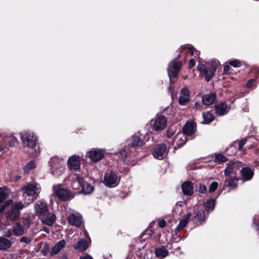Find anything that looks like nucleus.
Masks as SVG:
<instances>
[{
  "label": "nucleus",
  "instance_id": "f257e3e1",
  "mask_svg": "<svg viewBox=\"0 0 259 259\" xmlns=\"http://www.w3.org/2000/svg\"><path fill=\"white\" fill-rule=\"evenodd\" d=\"M40 188L36 183L28 184L22 188L23 197L26 205L35 200L40 192Z\"/></svg>",
  "mask_w": 259,
  "mask_h": 259
},
{
  "label": "nucleus",
  "instance_id": "f03ea898",
  "mask_svg": "<svg viewBox=\"0 0 259 259\" xmlns=\"http://www.w3.org/2000/svg\"><path fill=\"white\" fill-rule=\"evenodd\" d=\"M53 194L56 196L58 199L63 201L73 198V195L67 189L62 187L60 185H54L53 186Z\"/></svg>",
  "mask_w": 259,
  "mask_h": 259
},
{
  "label": "nucleus",
  "instance_id": "7ed1b4c3",
  "mask_svg": "<svg viewBox=\"0 0 259 259\" xmlns=\"http://www.w3.org/2000/svg\"><path fill=\"white\" fill-rule=\"evenodd\" d=\"M25 207L24 204L21 202H16L11 206L6 213V218L8 220L14 221L20 215V210Z\"/></svg>",
  "mask_w": 259,
  "mask_h": 259
},
{
  "label": "nucleus",
  "instance_id": "20e7f679",
  "mask_svg": "<svg viewBox=\"0 0 259 259\" xmlns=\"http://www.w3.org/2000/svg\"><path fill=\"white\" fill-rule=\"evenodd\" d=\"M51 172L54 175L59 176L64 169V161L58 157H52L50 161Z\"/></svg>",
  "mask_w": 259,
  "mask_h": 259
},
{
  "label": "nucleus",
  "instance_id": "39448f33",
  "mask_svg": "<svg viewBox=\"0 0 259 259\" xmlns=\"http://www.w3.org/2000/svg\"><path fill=\"white\" fill-rule=\"evenodd\" d=\"M23 144L32 150L36 146V138L32 133L24 132L21 134Z\"/></svg>",
  "mask_w": 259,
  "mask_h": 259
},
{
  "label": "nucleus",
  "instance_id": "423d86ee",
  "mask_svg": "<svg viewBox=\"0 0 259 259\" xmlns=\"http://www.w3.org/2000/svg\"><path fill=\"white\" fill-rule=\"evenodd\" d=\"M18 143L17 139L13 136H6L1 141L0 151L6 152L10 147H13Z\"/></svg>",
  "mask_w": 259,
  "mask_h": 259
},
{
  "label": "nucleus",
  "instance_id": "0eeeda50",
  "mask_svg": "<svg viewBox=\"0 0 259 259\" xmlns=\"http://www.w3.org/2000/svg\"><path fill=\"white\" fill-rule=\"evenodd\" d=\"M104 181L105 184L108 187H114L119 183V178L114 172L111 171L105 174Z\"/></svg>",
  "mask_w": 259,
  "mask_h": 259
},
{
  "label": "nucleus",
  "instance_id": "6e6552de",
  "mask_svg": "<svg viewBox=\"0 0 259 259\" xmlns=\"http://www.w3.org/2000/svg\"><path fill=\"white\" fill-rule=\"evenodd\" d=\"M181 63L174 59L170 62L167 68V72L170 80L171 77H176L180 70Z\"/></svg>",
  "mask_w": 259,
  "mask_h": 259
},
{
  "label": "nucleus",
  "instance_id": "1a4fd4ad",
  "mask_svg": "<svg viewBox=\"0 0 259 259\" xmlns=\"http://www.w3.org/2000/svg\"><path fill=\"white\" fill-rule=\"evenodd\" d=\"M8 196V189L0 188V213H2L12 202V200L11 199L6 200Z\"/></svg>",
  "mask_w": 259,
  "mask_h": 259
},
{
  "label": "nucleus",
  "instance_id": "9d476101",
  "mask_svg": "<svg viewBox=\"0 0 259 259\" xmlns=\"http://www.w3.org/2000/svg\"><path fill=\"white\" fill-rule=\"evenodd\" d=\"M104 152L101 149H93L88 152L87 156L93 161L96 162L102 159L104 156Z\"/></svg>",
  "mask_w": 259,
  "mask_h": 259
},
{
  "label": "nucleus",
  "instance_id": "9b49d317",
  "mask_svg": "<svg viewBox=\"0 0 259 259\" xmlns=\"http://www.w3.org/2000/svg\"><path fill=\"white\" fill-rule=\"evenodd\" d=\"M167 123L166 118L161 115L157 116L154 120L153 129L156 131L163 130Z\"/></svg>",
  "mask_w": 259,
  "mask_h": 259
},
{
  "label": "nucleus",
  "instance_id": "f8f14e48",
  "mask_svg": "<svg viewBox=\"0 0 259 259\" xmlns=\"http://www.w3.org/2000/svg\"><path fill=\"white\" fill-rule=\"evenodd\" d=\"M166 147L164 144H159L156 147L153 151V156L158 159H163L167 154Z\"/></svg>",
  "mask_w": 259,
  "mask_h": 259
},
{
  "label": "nucleus",
  "instance_id": "ddd939ff",
  "mask_svg": "<svg viewBox=\"0 0 259 259\" xmlns=\"http://www.w3.org/2000/svg\"><path fill=\"white\" fill-rule=\"evenodd\" d=\"M219 64V62L217 60L212 61L210 65V68L207 67L203 73L205 80L207 81H209L211 78L213 76L214 73L216 71V69L218 65Z\"/></svg>",
  "mask_w": 259,
  "mask_h": 259
},
{
  "label": "nucleus",
  "instance_id": "4468645a",
  "mask_svg": "<svg viewBox=\"0 0 259 259\" xmlns=\"http://www.w3.org/2000/svg\"><path fill=\"white\" fill-rule=\"evenodd\" d=\"M69 224L77 227H80L82 223V217L79 213H71L68 217Z\"/></svg>",
  "mask_w": 259,
  "mask_h": 259
},
{
  "label": "nucleus",
  "instance_id": "2eb2a0df",
  "mask_svg": "<svg viewBox=\"0 0 259 259\" xmlns=\"http://www.w3.org/2000/svg\"><path fill=\"white\" fill-rule=\"evenodd\" d=\"M35 210L36 214L41 217L49 212L47 204L44 202H38L35 205Z\"/></svg>",
  "mask_w": 259,
  "mask_h": 259
},
{
  "label": "nucleus",
  "instance_id": "dca6fc26",
  "mask_svg": "<svg viewBox=\"0 0 259 259\" xmlns=\"http://www.w3.org/2000/svg\"><path fill=\"white\" fill-rule=\"evenodd\" d=\"M190 93L188 89L186 87L183 88L180 92V95L179 98L180 104L182 105H185L189 101Z\"/></svg>",
  "mask_w": 259,
  "mask_h": 259
},
{
  "label": "nucleus",
  "instance_id": "f3484780",
  "mask_svg": "<svg viewBox=\"0 0 259 259\" xmlns=\"http://www.w3.org/2000/svg\"><path fill=\"white\" fill-rule=\"evenodd\" d=\"M68 166L70 169H77L80 167V161L78 156L73 155L68 160Z\"/></svg>",
  "mask_w": 259,
  "mask_h": 259
},
{
  "label": "nucleus",
  "instance_id": "a211bd4d",
  "mask_svg": "<svg viewBox=\"0 0 259 259\" xmlns=\"http://www.w3.org/2000/svg\"><path fill=\"white\" fill-rule=\"evenodd\" d=\"M183 132L185 135L191 136L196 131V125L193 121H188L183 128Z\"/></svg>",
  "mask_w": 259,
  "mask_h": 259
},
{
  "label": "nucleus",
  "instance_id": "6ab92c4d",
  "mask_svg": "<svg viewBox=\"0 0 259 259\" xmlns=\"http://www.w3.org/2000/svg\"><path fill=\"white\" fill-rule=\"evenodd\" d=\"M230 107L226 103L222 102L215 105L216 113L220 116L227 114L230 110Z\"/></svg>",
  "mask_w": 259,
  "mask_h": 259
},
{
  "label": "nucleus",
  "instance_id": "aec40b11",
  "mask_svg": "<svg viewBox=\"0 0 259 259\" xmlns=\"http://www.w3.org/2000/svg\"><path fill=\"white\" fill-rule=\"evenodd\" d=\"M56 220V216L53 213L47 212L44 215L41 217V222L48 226H52Z\"/></svg>",
  "mask_w": 259,
  "mask_h": 259
},
{
  "label": "nucleus",
  "instance_id": "412c9836",
  "mask_svg": "<svg viewBox=\"0 0 259 259\" xmlns=\"http://www.w3.org/2000/svg\"><path fill=\"white\" fill-rule=\"evenodd\" d=\"M65 246V241L64 240H61L56 243L52 248L50 251V254L52 255L58 253L60 250Z\"/></svg>",
  "mask_w": 259,
  "mask_h": 259
},
{
  "label": "nucleus",
  "instance_id": "4be33fe9",
  "mask_svg": "<svg viewBox=\"0 0 259 259\" xmlns=\"http://www.w3.org/2000/svg\"><path fill=\"white\" fill-rule=\"evenodd\" d=\"M182 189L184 194L191 195L193 193V187L190 182H185L182 185Z\"/></svg>",
  "mask_w": 259,
  "mask_h": 259
},
{
  "label": "nucleus",
  "instance_id": "5701e85b",
  "mask_svg": "<svg viewBox=\"0 0 259 259\" xmlns=\"http://www.w3.org/2000/svg\"><path fill=\"white\" fill-rule=\"evenodd\" d=\"M216 96L215 94L205 95L202 98V102L204 105L209 106L215 102Z\"/></svg>",
  "mask_w": 259,
  "mask_h": 259
},
{
  "label": "nucleus",
  "instance_id": "b1692460",
  "mask_svg": "<svg viewBox=\"0 0 259 259\" xmlns=\"http://www.w3.org/2000/svg\"><path fill=\"white\" fill-rule=\"evenodd\" d=\"M88 248V245L86 240L80 239L78 240L77 243L74 246V248L79 251H82L86 250Z\"/></svg>",
  "mask_w": 259,
  "mask_h": 259
},
{
  "label": "nucleus",
  "instance_id": "393cba45",
  "mask_svg": "<svg viewBox=\"0 0 259 259\" xmlns=\"http://www.w3.org/2000/svg\"><path fill=\"white\" fill-rule=\"evenodd\" d=\"M12 242L10 240L0 237V250H6L11 246Z\"/></svg>",
  "mask_w": 259,
  "mask_h": 259
},
{
  "label": "nucleus",
  "instance_id": "a878e982",
  "mask_svg": "<svg viewBox=\"0 0 259 259\" xmlns=\"http://www.w3.org/2000/svg\"><path fill=\"white\" fill-rule=\"evenodd\" d=\"M191 216V213H188L185 217V219L180 221L179 225L176 228V232H178L184 228H185L188 224V220Z\"/></svg>",
  "mask_w": 259,
  "mask_h": 259
},
{
  "label": "nucleus",
  "instance_id": "bb28decb",
  "mask_svg": "<svg viewBox=\"0 0 259 259\" xmlns=\"http://www.w3.org/2000/svg\"><path fill=\"white\" fill-rule=\"evenodd\" d=\"M24 227L19 223H17L13 227V233L15 236H21L24 234Z\"/></svg>",
  "mask_w": 259,
  "mask_h": 259
},
{
  "label": "nucleus",
  "instance_id": "cd10ccee",
  "mask_svg": "<svg viewBox=\"0 0 259 259\" xmlns=\"http://www.w3.org/2000/svg\"><path fill=\"white\" fill-rule=\"evenodd\" d=\"M240 171L243 178L245 180H250L253 175L252 171L249 167H244Z\"/></svg>",
  "mask_w": 259,
  "mask_h": 259
},
{
  "label": "nucleus",
  "instance_id": "c85d7f7f",
  "mask_svg": "<svg viewBox=\"0 0 259 259\" xmlns=\"http://www.w3.org/2000/svg\"><path fill=\"white\" fill-rule=\"evenodd\" d=\"M132 146L133 147L140 146L143 144V141L139 134H136L133 137Z\"/></svg>",
  "mask_w": 259,
  "mask_h": 259
},
{
  "label": "nucleus",
  "instance_id": "c756f323",
  "mask_svg": "<svg viewBox=\"0 0 259 259\" xmlns=\"http://www.w3.org/2000/svg\"><path fill=\"white\" fill-rule=\"evenodd\" d=\"M168 254V251L164 247H162L155 249V254L157 257L164 258Z\"/></svg>",
  "mask_w": 259,
  "mask_h": 259
},
{
  "label": "nucleus",
  "instance_id": "7c9ffc66",
  "mask_svg": "<svg viewBox=\"0 0 259 259\" xmlns=\"http://www.w3.org/2000/svg\"><path fill=\"white\" fill-rule=\"evenodd\" d=\"M202 115L204 119L203 123L208 124L212 122L214 119V116L211 112H204Z\"/></svg>",
  "mask_w": 259,
  "mask_h": 259
},
{
  "label": "nucleus",
  "instance_id": "2f4dec72",
  "mask_svg": "<svg viewBox=\"0 0 259 259\" xmlns=\"http://www.w3.org/2000/svg\"><path fill=\"white\" fill-rule=\"evenodd\" d=\"M81 189L83 193L85 194H91L94 190L93 187L86 182L82 184Z\"/></svg>",
  "mask_w": 259,
  "mask_h": 259
},
{
  "label": "nucleus",
  "instance_id": "473e14b6",
  "mask_svg": "<svg viewBox=\"0 0 259 259\" xmlns=\"http://www.w3.org/2000/svg\"><path fill=\"white\" fill-rule=\"evenodd\" d=\"M239 164V162L234 163L232 165L228 166L225 169V175L226 176H230L232 172H234L235 169Z\"/></svg>",
  "mask_w": 259,
  "mask_h": 259
},
{
  "label": "nucleus",
  "instance_id": "72a5a7b5",
  "mask_svg": "<svg viewBox=\"0 0 259 259\" xmlns=\"http://www.w3.org/2000/svg\"><path fill=\"white\" fill-rule=\"evenodd\" d=\"M204 207L208 210H212L215 206V201L214 199H208L204 203Z\"/></svg>",
  "mask_w": 259,
  "mask_h": 259
},
{
  "label": "nucleus",
  "instance_id": "f704fd0d",
  "mask_svg": "<svg viewBox=\"0 0 259 259\" xmlns=\"http://www.w3.org/2000/svg\"><path fill=\"white\" fill-rule=\"evenodd\" d=\"M186 53L188 54L193 55L194 54V51L192 46L189 45H185L182 48L181 53Z\"/></svg>",
  "mask_w": 259,
  "mask_h": 259
},
{
  "label": "nucleus",
  "instance_id": "c9c22d12",
  "mask_svg": "<svg viewBox=\"0 0 259 259\" xmlns=\"http://www.w3.org/2000/svg\"><path fill=\"white\" fill-rule=\"evenodd\" d=\"M35 163L34 161H31L28 162L24 167L25 173H28L31 169L35 167Z\"/></svg>",
  "mask_w": 259,
  "mask_h": 259
},
{
  "label": "nucleus",
  "instance_id": "e433bc0d",
  "mask_svg": "<svg viewBox=\"0 0 259 259\" xmlns=\"http://www.w3.org/2000/svg\"><path fill=\"white\" fill-rule=\"evenodd\" d=\"M227 158L223 154L218 153L215 154V161L218 163L224 162L227 161Z\"/></svg>",
  "mask_w": 259,
  "mask_h": 259
},
{
  "label": "nucleus",
  "instance_id": "4c0bfd02",
  "mask_svg": "<svg viewBox=\"0 0 259 259\" xmlns=\"http://www.w3.org/2000/svg\"><path fill=\"white\" fill-rule=\"evenodd\" d=\"M72 181H75L76 182L78 183L81 185L84 183L82 177H80L78 174H74L71 177Z\"/></svg>",
  "mask_w": 259,
  "mask_h": 259
},
{
  "label": "nucleus",
  "instance_id": "58836bf2",
  "mask_svg": "<svg viewBox=\"0 0 259 259\" xmlns=\"http://www.w3.org/2000/svg\"><path fill=\"white\" fill-rule=\"evenodd\" d=\"M128 150V148L126 147V148L122 149L118 154V157L122 159H124L127 155V154H128L127 151Z\"/></svg>",
  "mask_w": 259,
  "mask_h": 259
},
{
  "label": "nucleus",
  "instance_id": "ea45409f",
  "mask_svg": "<svg viewBox=\"0 0 259 259\" xmlns=\"http://www.w3.org/2000/svg\"><path fill=\"white\" fill-rule=\"evenodd\" d=\"M205 218V213L203 210H199L197 212V214L195 217V219L198 221H202Z\"/></svg>",
  "mask_w": 259,
  "mask_h": 259
},
{
  "label": "nucleus",
  "instance_id": "a19ab883",
  "mask_svg": "<svg viewBox=\"0 0 259 259\" xmlns=\"http://www.w3.org/2000/svg\"><path fill=\"white\" fill-rule=\"evenodd\" d=\"M219 184L217 182H212L209 187V192H213L215 191L218 187Z\"/></svg>",
  "mask_w": 259,
  "mask_h": 259
},
{
  "label": "nucleus",
  "instance_id": "79ce46f5",
  "mask_svg": "<svg viewBox=\"0 0 259 259\" xmlns=\"http://www.w3.org/2000/svg\"><path fill=\"white\" fill-rule=\"evenodd\" d=\"M229 64L234 67H239L241 65V62L238 60L230 61L229 62Z\"/></svg>",
  "mask_w": 259,
  "mask_h": 259
},
{
  "label": "nucleus",
  "instance_id": "37998d69",
  "mask_svg": "<svg viewBox=\"0 0 259 259\" xmlns=\"http://www.w3.org/2000/svg\"><path fill=\"white\" fill-rule=\"evenodd\" d=\"M238 180L235 178H231L228 181V186L233 188H235L237 186L236 182Z\"/></svg>",
  "mask_w": 259,
  "mask_h": 259
},
{
  "label": "nucleus",
  "instance_id": "c03bdc74",
  "mask_svg": "<svg viewBox=\"0 0 259 259\" xmlns=\"http://www.w3.org/2000/svg\"><path fill=\"white\" fill-rule=\"evenodd\" d=\"M71 186L73 189L78 190L82 187V185L79 184L78 183L76 182L75 181H72Z\"/></svg>",
  "mask_w": 259,
  "mask_h": 259
},
{
  "label": "nucleus",
  "instance_id": "a18cd8bd",
  "mask_svg": "<svg viewBox=\"0 0 259 259\" xmlns=\"http://www.w3.org/2000/svg\"><path fill=\"white\" fill-rule=\"evenodd\" d=\"M21 242L25 243L26 244L30 243L31 241V239L29 237L23 236L21 238Z\"/></svg>",
  "mask_w": 259,
  "mask_h": 259
},
{
  "label": "nucleus",
  "instance_id": "49530a36",
  "mask_svg": "<svg viewBox=\"0 0 259 259\" xmlns=\"http://www.w3.org/2000/svg\"><path fill=\"white\" fill-rule=\"evenodd\" d=\"M175 134V131L172 128H170L167 132V137L168 138H171Z\"/></svg>",
  "mask_w": 259,
  "mask_h": 259
},
{
  "label": "nucleus",
  "instance_id": "de8ad7c7",
  "mask_svg": "<svg viewBox=\"0 0 259 259\" xmlns=\"http://www.w3.org/2000/svg\"><path fill=\"white\" fill-rule=\"evenodd\" d=\"M246 143V139H242L241 140L239 143V146H238V149L239 150H242L243 146L245 145V144Z\"/></svg>",
  "mask_w": 259,
  "mask_h": 259
},
{
  "label": "nucleus",
  "instance_id": "09e8293b",
  "mask_svg": "<svg viewBox=\"0 0 259 259\" xmlns=\"http://www.w3.org/2000/svg\"><path fill=\"white\" fill-rule=\"evenodd\" d=\"M207 190V187L204 185L201 184L199 187L198 191L200 193H204Z\"/></svg>",
  "mask_w": 259,
  "mask_h": 259
},
{
  "label": "nucleus",
  "instance_id": "8fccbe9b",
  "mask_svg": "<svg viewBox=\"0 0 259 259\" xmlns=\"http://www.w3.org/2000/svg\"><path fill=\"white\" fill-rule=\"evenodd\" d=\"M207 68V67L205 66L202 64H199L197 66V69L200 71L203 72V73L204 72V71Z\"/></svg>",
  "mask_w": 259,
  "mask_h": 259
},
{
  "label": "nucleus",
  "instance_id": "3c124183",
  "mask_svg": "<svg viewBox=\"0 0 259 259\" xmlns=\"http://www.w3.org/2000/svg\"><path fill=\"white\" fill-rule=\"evenodd\" d=\"M13 232L12 230L9 229L7 230L4 233V235L7 237H10L12 235Z\"/></svg>",
  "mask_w": 259,
  "mask_h": 259
},
{
  "label": "nucleus",
  "instance_id": "603ef678",
  "mask_svg": "<svg viewBox=\"0 0 259 259\" xmlns=\"http://www.w3.org/2000/svg\"><path fill=\"white\" fill-rule=\"evenodd\" d=\"M196 62L194 59H191L189 63V67L190 68H192L195 65Z\"/></svg>",
  "mask_w": 259,
  "mask_h": 259
},
{
  "label": "nucleus",
  "instance_id": "864d4df0",
  "mask_svg": "<svg viewBox=\"0 0 259 259\" xmlns=\"http://www.w3.org/2000/svg\"><path fill=\"white\" fill-rule=\"evenodd\" d=\"M181 135H177V137H176V139H180L182 141H183L184 142V143H185L186 141V136L185 135H183L182 136V137H180Z\"/></svg>",
  "mask_w": 259,
  "mask_h": 259
},
{
  "label": "nucleus",
  "instance_id": "5fc2aeb1",
  "mask_svg": "<svg viewBox=\"0 0 259 259\" xmlns=\"http://www.w3.org/2000/svg\"><path fill=\"white\" fill-rule=\"evenodd\" d=\"M166 225V222L165 221H164V220H162L161 221H159V226L160 227V228H163Z\"/></svg>",
  "mask_w": 259,
  "mask_h": 259
},
{
  "label": "nucleus",
  "instance_id": "6e6d98bb",
  "mask_svg": "<svg viewBox=\"0 0 259 259\" xmlns=\"http://www.w3.org/2000/svg\"><path fill=\"white\" fill-rule=\"evenodd\" d=\"M254 80L253 79H251L249 80L246 83V85L247 88L251 87L252 85V84L254 83Z\"/></svg>",
  "mask_w": 259,
  "mask_h": 259
},
{
  "label": "nucleus",
  "instance_id": "4d7b16f0",
  "mask_svg": "<svg viewBox=\"0 0 259 259\" xmlns=\"http://www.w3.org/2000/svg\"><path fill=\"white\" fill-rule=\"evenodd\" d=\"M80 259H93L91 256L89 255H86L84 256H81L80 257Z\"/></svg>",
  "mask_w": 259,
  "mask_h": 259
},
{
  "label": "nucleus",
  "instance_id": "13d9d810",
  "mask_svg": "<svg viewBox=\"0 0 259 259\" xmlns=\"http://www.w3.org/2000/svg\"><path fill=\"white\" fill-rule=\"evenodd\" d=\"M230 69V67L229 65H225L224 67V72H228Z\"/></svg>",
  "mask_w": 259,
  "mask_h": 259
},
{
  "label": "nucleus",
  "instance_id": "bf43d9fd",
  "mask_svg": "<svg viewBox=\"0 0 259 259\" xmlns=\"http://www.w3.org/2000/svg\"><path fill=\"white\" fill-rule=\"evenodd\" d=\"M254 222H255L254 220ZM254 225L255 226L256 229L257 230H258L259 229V225H258V223H256V222H254Z\"/></svg>",
  "mask_w": 259,
  "mask_h": 259
},
{
  "label": "nucleus",
  "instance_id": "052dcab7",
  "mask_svg": "<svg viewBox=\"0 0 259 259\" xmlns=\"http://www.w3.org/2000/svg\"><path fill=\"white\" fill-rule=\"evenodd\" d=\"M44 231L47 233H49V229L47 227H45L44 229Z\"/></svg>",
  "mask_w": 259,
  "mask_h": 259
},
{
  "label": "nucleus",
  "instance_id": "680f3d73",
  "mask_svg": "<svg viewBox=\"0 0 259 259\" xmlns=\"http://www.w3.org/2000/svg\"><path fill=\"white\" fill-rule=\"evenodd\" d=\"M34 150H35V155H37V154H38L39 153V150H38V151H37V150L35 148L34 149Z\"/></svg>",
  "mask_w": 259,
  "mask_h": 259
},
{
  "label": "nucleus",
  "instance_id": "e2e57ef3",
  "mask_svg": "<svg viewBox=\"0 0 259 259\" xmlns=\"http://www.w3.org/2000/svg\"><path fill=\"white\" fill-rule=\"evenodd\" d=\"M41 251H42V252L44 254H46V251H45V250H44L43 249H42Z\"/></svg>",
  "mask_w": 259,
  "mask_h": 259
},
{
  "label": "nucleus",
  "instance_id": "0e129e2a",
  "mask_svg": "<svg viewBox=\"0 0 259 259\" xmlns=\"http://www.w3.org/2000/svg\"><path fill=\"white\" fill-rule=\"evenodd\" d=\"M20 177H17V179H20Z\"/></svg>",
  "mask_w": 259,
  "mask_h": 259
},
{
  "label": "nucleus",
  "instance_id": "69168bd1",
  "mask_svg": "<svg viewBox=\"0 0 259 259\" xmlns=\"http://www.w3.org/2000/svg\"><path fill=\"white\" fill-rule=\"evenodd\" d=\"M20 177H17V179H20Z\"/></svg>",
  "mask_w": 259,
  "mask_h": 259
},
{
  "label": "nucleus",
  "instance_id": "338daca9",
  "mask_svg": "<svg viewBox=\"0 0 259 259\" xmlns=\"http://www.w3.org/2000/svg\"><path fill=\"white\" fill-rule=\"evenodd\" d=\"M31 153L32 154H34L33 151L31 152Z\"/></svg>",
  "mask_w": 259,
  "mask_h": 259
},
{
  "label": "nucleus",
  "instance_id": "774afa93",
  "mask_svg": "<svg viewBox=\"0 0 259 259\" xmlns=\"http://www.w3.org/2000/svg\"><path fill=\"white\" fill-rule=\"evenodd\" d=\"M104 259H107V258H104Z\"/></svg>",
  "mask_w": 259,
  "mask_h": 259
}]
</instances>
